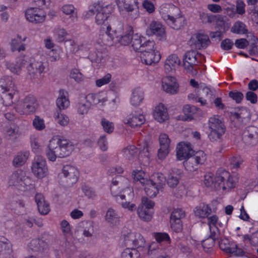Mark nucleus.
<instances>
[{
    "label": "nucleus",
    "instance_id": "1",
    "mask_svg": "<svg viewBox=\"0 0 258 258\" xmlns=\"http://www.w3.org/2000/svg\"><path fill=\"white\" fill-rule=\"evenodd\" d=\"M160 14L166 24L173 29H179L184 24V18L179 9L171 4H164L160 7Z\"/></svg>",
    "mask_w": 258,
    "mask_h": 258
},
{
    "label": "nucleus",
    "instance_id": "2",
    "mask_svg": "<svg viewBox=\"0 0 258 258\" xmlns=\"http://www.w3.org/2000/svg\"><path fill=\"white\" fill-rule=\"evenodd\" d=\"M112 7L107 5L102 7L99 3H94L89 6L86 17L88 18L96 14L95 21L98 25H102L107 20L111 13Z\"/></svg>",
    "mask_w": 258,
    "mask_h": 258
},
{
    "label": "nucleus",
    "instance_id": "3",
    "mask_svg": "<svg viewBox=\"0 0 258 258\" xmlns=\"http://www.w3.org/2000/svg\"><path fill=\"white\" fill-rule=\"evenodd\" d=\"M236 181L230 175V173L225 170L220 169L217 171L214 177V188L216 190H223L229 189L235 186Z\"/></svg>",
    "mask_w": 258,
    "mask_h": 258
},
{
    "label": "nucleus",
    "instance_id": "4",
    "mask_svg": "<svg viewBox=\"0 0 258 258\" xmlns=\"http://www.w3.org/2000/svg\"><path fill=\"white\" fill-rule=\"evenodd\" d=\"M209 128L210 133L208 135L209 140L213 142L220 141L225 132V126L219 117L214 116L209 119Z\"/></svg>",
    "mask_w": 258,
    "mask_h": 258
},
{
    "label": "nucleus",
    "instance_id": "5",
    "mask_svg": "<svg viewBox=\"0 0 258 258\" xmlns=\"http://www.w3.org/2000/svg\"><path fill=\"white\" fill-rule=\"evenodd\" d=\"M122 236L126 245H132L138 248L145 247L146 241L139 233L132 231L126 228L122 232Z\"/></svg>",
    "mask_w": 258,
    "mask_h": 258
},
{
    "label": "nucleus",
    "instance_id": "6",
    "mask_svg": "<svg viewBox=\"0 0 258 258\" xmlns=\"http://www.w3.org/2000/svg\"><path fill=\"white\" fill-rule=\"evenodd\" d=\"M142 205L140 206L137 210L139 216L145 221H150L152 217L155 203L151 200L144 197L142 199Z\"/></svg>",
    "mask_w": 258,
    "mask_h": 258
},
{
    "label": "nucleus",
    "instance_id": "7",
    "mask_svg": "<svg viewBox=\"0 0 258 258\" xmlns=\"http://www.w3.org/2000/svg\"><path fill=\"white\" fill-rule=\"evenodd\" d=\"M30 178L26 176L25 172L17 170L13 172L10 176L9 184L10 186H16L21 189V187H25L31 184Z\"/></svg>",
    "mask_w": 258,
    "mask_h": 258
},
{
    "label": "nucleus",
    "instance_id": "8",
    "mask_svg": "<svg viewBox=\"0 0 258 258\" xmlns=\"http://www.w3.org/2000/svg\"><path fill=\"white\" fill-rule=\"evenodd\" d=\"M31 169L33 174L39 178L46 176L48 168L45 158L40 156L35 157L32 163Z\"/></svg>",
    "mask_w": 258,
    "mask_h": 258
},
{
    "label": "nucleus",
    "instance_id": "9",
    "mask_svg": "<svg viewBox=\"0 0 258 258\" xmlns=\"http://www.w3.org/2000/svg\"><path fill=\"white\" fill-rule=\"evenodd\" d=\"M61 175L63 178V182H66V185L72 186L77 181L79 172L76 167L66 165L62 168Z\"/></svg>",
    "mask_w": 258,
    "mask_h": 258
},
{
    "label": "nucleus",
    "instance_id": "10",
    "mask_svg": "<svg viewBox=\"0 0 258 258\" xmlns=\"http://www.w3.org/2000/svg\"><path fill=\"white\" fill-rule=\"evenodd\" d=\"M61 147L59 144V139H52L46 150V155L47 159L52 162L56 160L57 157L63 158L61 153Z\"/></svg>",
    "mask_w": 258,
    "mask_h": 258
},
{
    "label": "nucleus",
    "instance_id": "11",
    "mask_svg": "<svg viewBox=\"0 0 258 258\" xmlns=\"http://www.w3.org/2000/svg\"><path fill=\"white\" fill-rule=\"evenodd\" d=\"M27 68L28 71L27 77L31 80H35L40 77L41 74L44 72L45 67L41 61L31 58L29 63L27 66Z\"/></svg>",
    "mask_w": 258,
    "mask_h": 258
},
{
    "label": "nucleus",
    "instance_id": "12",
    "mask_svg": "<svg viewBox=\"0 0 258 258\" xmlns=\"http://www.w3.org/2000/svg\"><path fill=\"white\" fill-rule=\"evenodd\" d=\"M15 91L12 77L6 76L0 79V92L3 94L8 92L4 97L6 99L12 100Z\"/></svg>",
    "mask_w": 258,
    "mask_h": 258
},
{
    "label": "nucleus",
    "instance_id": "13",
    "mask_svg": "<svg viewBox=\"0 0 258 258\" xmlns=\"http://www.w3.org/2000/svg\"><path fill=\"white\" fill-rule=\"evenodd\" d=\"M145 121V117L140 109L132 111L123 119V122L131 127L140 126Z\"/></svg>",
    "mask_w": 258,
    "mask_h": 258
},
{
    "label": "nucleus",
    "instance_id": "14",
    "mask_svg": "<svg viewBox=\"0 0 258 258\" xmlns=\"http://www.w3.org/2000/svg\"><path fill=\"white\" fill-rule=\"evenodd\" d=\"M25 17L30 22L37 24L42 23L45 20L46 15L39 9L31 8L26 11Z\"/></svg>",
    "mask_w": 258,
    "mask_h": 258
},
{
    "label": "nucleus",
    "instance_id": "15",
    "mask_svg": "<svg viewBox=\"0 0 258 258\" xmlns=\"http://www.w3.org/2000/svg\"><path fill=\"white\" fill-rule=\"evenodd\" d=\"M191 45L198 49H205L210 44L209 36L203 33H198L193 36L190 40Z\"/></svg>",
    "mask_w": 258,
    "mask_h": 258
},
{
    "label": "nucleus",
    "instance_id": "16",
    "mask_svg": "<svg viewBox=\"0 0 258 258\" xmlns=\"http://www.w3.org/2000/svg\"><path fill=\"white\" fill-rule=\"evenodd\" d=\"M243 140L247 144L252 146L258 143V127L249 126L244 130Z\"/></svg>",
    "mask_w": 258,
    "mask_h": 258
},
{
    "label": "nucleus",
    "instance_id": "17",
    "mask_svg": "<svg viewBox=\"0 0 258 258\" xmlns=\"http://www.w3.org/2000/svg\"><path fill=\"white\" fill-rule=\"evenodd\" d=\"M194 153L189 143H180L177 146V158L179 160H186Z\"/></svg>",
    "mask_w": 258,
    "mask_h": 258
},
{
    "label": "nucleus",
    "instance_id": "18",
    "mask_svg": "<svg viewBox=\"0 0 258 258\" xmlns=\"http://www.w3.org/2000/svg\"><path fill=\"white\" fill-rule=\"evenodd\" d=\"M160 148L158 150V156L161 159H164L169 152L170 140L167 135L161 134L159 136Z\"/></svg>",
    "mask_w": 258,
    "mask_h": 258
},
{
    "label": "nucleus",
    "instance_id": "19",
    "mask_svg": "<svg viewBox=\"0 0 258 258\" xmlns=\"http://www.w3.org/2000/svg\"><path fill=\"white\" fill-rule=\"evenodd\" d=\"M163 89L167 93L174 94L177 92L178 84L174 77L167 76L162 81Z\"/></svg>",
    "mask_w": 258,
    "mask_h": 258
},
{
    "label": "nucleus",
    "instance_id": "20",
    "mask_svg": "<svg viewBox=\"0 0 258 258\" xmlns=\"http://www.w3.org/2000/svg\"><path fill=\"white\" fill-rule=\"evenodd\" d=\"M165 33L163 26L159 22L153 21L146 29V34L149 36L155 35L162 37Z\"/></svg>",
    "mask_w": 258,
    "mask_h": 258
},
{
    "label": "nucleus",
    "instance_id": "21",
    "mask_svg": "<svg viewBox=\"0 0 258 258\" xmlns=\"http://www.w3.org/2000/svg\"><path fill=\"white\" fill-rule=\"evenodd\" d=\"M35 200L39 213L43 215H47L50 209L49 204L45 200L43 195L39 193L36 194Z\"/></svg>",
    "mask_w": 258,
    "mask_h": 258
},
{
    "label": "nucleus",
    "instance_id": "22",
    "mask_svg": "<svg viewBox=\"0 0 258 258\" xmlns=\"http://www.w3.org/2000/svg\"><path fill=\"white\" fill-rule=\"evenodd\" d=\"M182 176V172L181 170L174 168L169 172L167 183L171 188H175L179 183V180Z\"/></svg>",
    "mask_w": 258,
    "mask_h": 258
},
{
    "label": "nucleus",
    "instance_id": "23",
    "mask_svg": "<svg viewBox=\"0 0 258 258\" xmlns=\"http://www.w3.org/2000/svg\"><path fill=\"white\" fill-rule=\"evenodd\" d=\"M140 57L142 61L147 65L157 63L161 58L160 54L158 51H152L150 53L143 52L141 54Z\"/></svg>",
    "mask_w": 258,
    "mask_h": 258
},
{
    "label": "nucleus",
    "instance_id": "24",
    "mask_svg": "<svg viewBox=\"0 0 258 258\" xmlns=\"http://www.w3.org/2000/svg\"><path fill=\"white\" fill-rule=\"evenodd\" d=\"M38 104L35 98L32 96H27L23 102V112L24 113H30L35 111Z\"/></svg>",
    "mask_w": 258,
    "mask_h": 258
},
{
    "label": "nucleus",
    "instance_id": "25",
    "mask_svg": "<svg viewBox=\"0 0 258 258\" xmlns=\"http://www.w3.org/2000/svg\"><path fill=\"white\" fill-rule=\"evenodd\" d=\"M116 3L121 10H125L127 12H133L138 8L137 0H116Z\"/></svg>",
    "mask_w": 258,
    "mask_h": 258
},
{
    "label": "nucleus",
    "instance_id": "26",
    "mask_svg": "<svg viewBox=\"0 0 258 258\" xmlns=\"http://www.w3.org/2000/svg\"><path fill=\"white\" fill-rule=\"evenodd\" d=\"M180 64V59L176 54H171L166 59L164 68L166 73L175 70L176 67Z\"/></svg>",
    "mask_w": 258,
    "mask_h": 258
},
{
    "label": "nucleus",
    "instance_id": "27",
    "mask_svg": "<svg viewBox=\"0 0 258 258\" xmlns=\"http://www.w3.org/2000/svg\"><path fill=\"white\" fill-rule=\"evenodd\" d=\"M185 216L184 212L181 209H174L171 214L170 222L171 226L182 224L181 219Z\"/></svg>",
    "mask_w": 258,
    "mask_h": 258
},
{
    "label": "nucleus",
    "instance_id": "28",
    "mask_svg": "<svg viewBox=\"0 0 258 258\" xmlns=\"http://www.w3.org/2000/svg\"><path fill=\"white\" fill-rule=\"evenodd\" d=\"M154 117L159 122H163L168 119L167 109L163 104H160L155 108Z\"/></svg>",
    "mask_w": 258,
    "mask_h": 258
},
{
    "label": "nucleus",
    "instance_id": "29",
    "mask_svg": "<svg viewBox=\"0 0 258 258\" xmlns=\"http://www.w3.org/2000/svg\"><path fill=\"white\" fill-rule=\"evenodd\" d=\"M148 180L161 190L165 184L166 178L162 173H155L152 175L151 179Z\"/></svg>",
    "mask_w": 258,
    "mask_h": 258
},
{
    "label": "nucleus",
    "instance_id": "30",
    "mask_svg": "<svg viewBox=\"0 0 258 258\" xmlns=\"http://www.w3.org/2000/svg\"><path fill=\"white\" fill-rule=\"evenodd\" d=\"M59 144L63 158L69 156L74 150V145L69 140L59 139Z\"/></svg>",
    "mask_w": 258,
    "mask_h": 258
},
{
    "label": "nucleus",
    "instance_id": "31",
    "mask_svg": "<svg viewBox=\"0 0 258 258\" xmlns=\"http://www.w3.org/2000/svg\"><path fill=\"white\" fill-rule=\"evenodd\" d=\"M146 41L145 38L142 37L138 34H135L132 36V45L134 50L137 51H143L144 46V42Z\"/></svg>",
    "mask_w": 258,
    "mask_h": 258
},
{
    "label": "nucleus",
    "instance_id": "32",
    "mask_svg": "<svg viewBox=\"0 0 258 258\" xmlns=\"http://www.w3.org/2000/svg\"><path fill=\"white\" fill-rule=\"evenodd\" d=\"M29 156L28 151H21L17 153L13 161V164L15 167H20L23 165Z\"/></svg>",
    "mask_w": 258,
    "mask_h": 258
},
{
    "label": "nucleus",
    "instance_id": "33",
    "mask_svg": "<svg viewBox=\"0 0 258 258\" xmlns=\"http://www.w3.org/2000/svg\"><path fill=\"white\" fill-rule=\"evenodd\" d=\"M144 92L140 88L135 89L131 98V103L135 106H139L144 99Z\"/></svg>",
    "mask_w": 258,
    "mask_h": 258
},
{
    "label": "nucleus",
    "instance_id": "34",
    "mask_svg": "<svg viewBox=\"0 0 258 258\" xmlns=\"http://www.w3.org/2000/svg\"><path fill=\"white\" fill-rule=\"evenodd\" d=\"M194 212L196 216L201 218H205L211 213L212 211L208 205L205 203H201L196 207Z\"/></svg>",
    "mask_w": 258,
    "mask_h": 258
},
{
    "label": "nucleus",
    "instance_id": "35",
    "mask_svg": "<svg viewBox=\"0 0 258 258\" xmlns=\"http://www.w3.org/2000/svg\"><path fill=\"white\" fill-rule=\"evenodd\" d=\"M77 113L81 115L87 114L91 108V106L84 98L80 99L76 105Z\"/></svg>",
    "mask_w": 258,
    "mask_h": 258
},
{
    "label": "nucleus",
    "instance_id": "36",
    "mask_svg": "<svg viewBox=\"0 0 258 258\" xmlns=\"http://www.w3.org/2000/svg\"><path fill=\"white\" fill-rule=\"evenodd\" d=\"M138 149L134 145L128 146L123 150V155L124 157L128 160H133L137 157L138 154Z\"/></svg>",
    "mask_w": 258,
    "mask_h": 258
},
{
    "label": "nucleus",
    "instance_id": "37",
    "mask_svg": "<svg viewBox=\"0 0 258 258\" xmlns=\"http://www.w3.org/2000/svg\"><path fill=\"white\" fill-rule=\"evenodd\" d=\"M28 246L32 250H37L47 248L48 244L41 239H36L31 240Z\"/></svg>",
    "mask_w": 258,
    "mask_h": 258
},
{
    "label": "nucleus",
    "instance_id": "38",
    "mask_svg": "<svg viewBox=\"0 0 258 258\" xmlns=\"http://www.w3.org/2000/svg\"><path fill=\"white\" fill-rule=\"evenodd\" d=\"M231 32L237 34H245L247 33L248 30L245 24L238 21L231 27Z\"/></svg>",
    "mask_w": 258,
    "mask_h": 258
},
{
    "label": "nucleus",
    "instance_id": "39",
    "mask_svg": "<svg viewBox=\"0 0 258 258\" xmlns=\"http://www.w3.org/2000/svg\"><path fill=\"white\" fill-rule=\"evenodd\" d=\"M219 241V247L220 249L226 252H232L235 249V244L230 243L229 240L227 238H220Z\"/></svg>",
    "mask_w": 258,
    "mask_h": 258
},
{
    "label": "nucleus",
    "instance_id": "40",
    "mask_svg": "<svg viewBox=\"0 0 258 258\" xmlns=\"http://www.w3.org/2000/svg\"><path fill=\"white\" fill-rule=\"evenodd\" d=\"M144 185H145V191L146 194L150 198H153L156 196L160 190L158 188L157 186L150 183L149 180H148Z\"/></svg>",
    "mask_w": 258,
    "mask_h": 258
},
{
    "label": "nucleus",
    "instance_id": "41",
    "mask_svg": "<svg viewBox=\"0 0 258 258\" xmlns=\"http://www.w3.org/2000/svg\"><path fill=\"white\" fill-rule=\"evenodd\" d=\"M198 108L194 105H185L183 108V112L185 117L183 119L184 120H191L194 118L192 115L197 112Z\"/></svg>",
    "mask_w": 258,
    "mask_h": 258
},
{
    "label": "nucleus",
    "instance_id": "42",
    "mask_svg": "<svg viewBox=\"0 0 258 258\" xmlns=\"http://www.w3.org/2000/svg\"><path fill=\"white\" fill-rule=\"evenodd\" d=\"M183 165L185 169L189 172H193L200 167L199 164L191 156L183 162Z\"/></svg>",
    "mask_w": 258,
    "mask_h": 258
},
{
    "label": "nucleus",
    "instance_id": "43",
    "mask_svg": "<svg viewBox=\"0 0 258 258\" xmlns=\"http://www.w3.org/2000/svg\"><path fill=\"white\" fill-rule=\"evenodd\" d=\"M209 230L210 237L214 239L222 238L224 232V227H209Z\"/></svg>",
    "mask_w": 258,
    "mask_h": 258
},
{
    "label": "nucleus",
    "instance_id": "44",
    "mask_svg": "<svg viewBox=\"0 0 258 258\" xmlns=\"http://www.w3.org/2000/svg\"><path fill=\"white\" fill-rule=\"evenodd\" d=\"M122 179H125L123 177L121 176H117L115 179H113L112 181V185L110 187V190L112 195L117 198L119 197L121 200L125 199V196L124 194L117 195L115 193L116 186L119 184L120 181Z\"/></svg>",
    "mask_w": 258,
    "mask_h": 258
},
{
    "label": "nucleus",
    "instance_id": "45",
    "mask_svg": "<svg viewBox=\"0 0 258 258\" xmlns=\"http://www.w3.org/2000/svg\"><path fill=\"white\" fill-rule=\"evenodd\" d=\"M122 258H140V253L136 248H126L121 254Z\"/></svg>",
    "mask_w": 258,
    "mask_h": 258
},
{
    "label": "nucleus",
    "instance_id": "46",
    "mask_svg": "<svg viewBox=\"0 0 258 258\" xmlns=\"http://www.w3.org/2000/svg\"><path fill=\"white\" fill-rule=\"evenodd\" d=\"M55 121L61 126H66L69 122V118L66 115L61 113L60 110L56 111L55 114Z\"/></svg>",
    "mask_w": 258,
    "mask_h": 258
},
{
    "label": "nucleus",
    "instance_id": "47",
    "mask_svg": "<svg viewBox=\"0 0 258 258\" xmlns=\"http://www.w3.org/2000/svg\"><path fill=\"white\" fill-rule=\"evenodd\" d=\"M56 104L59 110L64 109L70 105L69 100L63 94L60 95L56 99Z\"/></svg>",
    "mask_w": 258,
    "mask_h": 258
},
{
    "label": "nucleus",
    "instance_id": "48",
    "mask_svg": "<svg viewBox=\"0 0 258 258\" xmlns=\"http://www.w3.org/2000/svg\"><path fill=\"white\" fill-rule=\"evenodd\" d=\"M62 11L66 15H70V18L72 22L77 20V15L74 13L75 8L72 5H66L61 8Z\"/></svg>",
    "mask_w": 258,
    "mask_h": 258
},
{
    "label": "nucleus",
    "instance_id": "49",
    "mask_svg": "<svg viewBox=\"0 0 258 258\" xmlns=\"http://www.w3.org/2000/svg\"><path fill=\"white\" fill-rule=\"evenodd\" d=\"M67 35L66 31L62 28L56 27L54 30V36L56 40L58 42H63Z\"/></svg>",
    "mask_w": 258,
    "mask_h": 258
},
{
    "label": "nucleus",
    "instance_id": "50",
    "mask_svg": "<svg viewBox=\"0 0 258 258\" xmlns=\"http://www.w3.org/2000/svg\"><path fill=\"white\" fill-rule=\"evenodd\" d=\"M100 39L101 40V42L104 45L110 46L113 44L114 36L111 33L100 35Z\"/></svg>",
    "mask_w": 258,
    "mask_h": 258
},
{
    "label": "nucleus",
    "instance_id": "51",
    "mask_svg": "<svg viewBox=\"0 0 258 258\" xmlns=\"http://www.w3.org/2000/svg\"><path fill=\"white\" fill-rule=\"evenodd\" d=\"M106 56L105 53H102L100 51L95 52L91 53L89 55L91 61L96 62L97 63L103 62L105 60V57Z\"/></svg>",
    "mask_w": 258,
    "mask_h": 258
},
{
    "label": "nucleus",
    "instance_id": "52",
    "mask_svg": "<svg viewBox=\"0 0 258 258\" xmlns=\"http://www.w3.org/2000/svg\"><path fill=\"white\" fill-rule=\"evenodd\" d=\"M119 218L118 214L114 209L112 208L108 209L105 215V220L107 221L110 223H113L114 222H116Z\"/></svg>",
    "mask_w": 258,
    "mask_h": 258
},
{
    "label": "nucleus",
    "instance_id": "53",
    "mask_svg": "<svg viewBox=\"0 0 258 258\" xmlns=\"http://www.w3.org/2000/svg\"><path fill=\"white\" fill-rule=\"evenodd\" d=\"M90 106L98 104L100 101V96L98 94H89L84 98Z\"/></svg>",
    "mask_w": 258,
    "mask_h": 258
},
{
    "label": "nucleus",
    "instance_id": "54",
    "mask_svg": "<svg viewBox=\"0 0 258 258\" xmlns=\"http://www.w3.org/2000/svg\"><path fill=\"white\" fill-rule=\"evenodd\" d=\"M21 39V37L18 36L17 39L15 38L12 40L11 46L13 51L17 50L19 52H20L21 51L25 50V47L24 44L22 43L20 44Z\"/></svg>",
    "mask_w": 258,
    "mask_h": 258
},
{
    "label": "nucleus",
    "instance_id": "55",
    "mask_svg": "<svg viewBox=\"0 0 258 258\" xmlns=\"http://www.w3.org/2000/svg\"><path fill=\"white\" fill-rule=\"evenodd\" d=\"M191 156L196 160L199 165L204 163L207 157L206 154L202 151H199L191 154Z\"/></svg>",
    "mask_w": 258,
    "mask_h": 258
},
{
    "label": "nucleus",
    "instance_id": "56",
    "mask_svg": "<svg viewBox=\"0 0 258 258\" xmlns=\"http://www.w3.org/2000/svg\"><path fill=\"white\" fill-rule=\"evenodd\" d=\"M132 176L134 181H139L143 185H144L148 180L144 178L145 173L141 170L134 171Z\"/></svg>",
    "mask_w": 258,
    "mask_h": 258
},
{
    "label": "nucleus",
    "instance_id": "57",
    "mask_svg": "<svg viewBox=\"0 0 258 258\" xmlns=\"http://www.w3.org/2000/svg\"><path fill=\"white\" fill-rule=\"evenodd\" d=\"M101 124L105 132L107 133H111L113 132L114 130V125L113 122L103 118L101 119Z\"/></svg>",
    "mask_w": 258,
    "mask_h": 258
},
{
    "label": "nucleus",
    "instance_id": "58",
    "mask_svg": "<svg viewBox=\"0 0 258 258\" xmlns=\"http://www.w3.org/2000/svg\"><path fill=\"white\" fill-rule=\"evenodd\" d=\"M229 96L233 100H234L237 103H241L244 97V96L241 92L236 90L229 92Z\"/></svg>",
    "mask_w": 258,
    "mask_h": 258
},
{
    "label": "nucleus",
    "instance_id": "59",
    "mask_svg": "<svg viewBox=\"0 0 258 258\" xmlns=\"http://www.w3.org/2000/svg\"><path fill=\"white\" fill-rule=\"evenodd\" d=\"M154 45L155 42L153 41L148 40L145 41L144 42V49L143 51H140L141 54L143 53V52H149L150 53L152 51H155L154 49Z\"/></svg>",
    "mask_w": 258,
    "mask_h": 258
},
{
    "label": "nucleus",
    "instance_id": "60",
    "mask_svg": "<svg viewBox=\"0 0 258 258\" xmlns=\"http://www.w3.org/2000/svg\"><path fill=\"white\" fill-rule=\"evenodd\" d=\"M11 244L8 239L3 236H0V251H11Z\"/></svg>",
    "mask_w": 258,
    "mask_h": 258
},
{
    "label": "nucleus",
    "instance_id": "61",
    "mask_svg": "<svg viewBox=\"0 0 258 258\" xmlns=\"http://www.w3.org/2000/svg\"><path fill=\"white\" fill-rule=\"evenodd\" d=\"M214 176L212 173H208L204 176V183L207 187L214 188Z\"/></svg>",
    "mask_w": 258,
    "mask_h": 258
},
{
    "label": "nucleus",
    "instance_id": "62",
    "mask_svg": "<svg viewBox=\"0 0 258 258\" xmlns=\"http://www.w3.org/2000/svg\"><path fill=\"white\" fill-rule=\"evenodd\" d=\"M7 135L11 139H16L19 135V128L15 125L10 127L7 131Z\"/></svg>",
    "mask_w": 258,
    "mask_h": 258
},
{
    "label": "nucleus",
    "instance_id": "63",
    "mask_svg": "<svg viewBox=\"0 0 258 258\" xmlns=\"http://www.w3.org/2000/svg\"><path fill=\"white\" fill-rule=\"evenodd\" d=\"M33 125L34 127L38 131L43 130L45 127V124L43 119L39 116H36L33 121Z\"/></svg>",
    "mask_w": 258,
    "mask_h": 258
},
{
    "label": "nucleus",
    "instance_id": "64",
    "mask_svg": "<svg viewBox=\"0 0 258 258\" xmlns=\"http://www.w3.org/2000/svg\"><path fill=\"white\" fill-rule=\"evenodd\" d=\"M244 239L248 240L249 243L253 246H258V230L252 234L250 236L249 235H245Z\"/></svg>",
    "mask_w": 258,
    "mask_h": 258
}]
</instances>
